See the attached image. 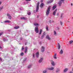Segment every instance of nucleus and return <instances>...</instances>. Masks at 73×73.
I'll use <instances>...</instances> for the list:
<instances>
[{"label":"nucleus","instance_id":"f257e3e1","mask_svg":"<svg viewBox=\"0 0 73 73\" xmlns=\"http://www.w3.org/2000/svg\"><path fill=\"white\" fill-rule=\"evenodd\" d=\"M50 6H49L46 10V16L49 15V13L50 12Z\"/></svg>","mask_w":73,"mask_h":73},{"label":"nucleus","instance_id":"f03ea898","mask_svg":"<svg viewBox=\"0 0 73 73\" xmlns=\"http://www.w3.org/2000/svg\"><path fill=\"white\" fill-rule=\"evenodd\" d=\"M65 0H60V1L58 2V4L60 6H61V5L63 2V1Z\"/></svg>","mask_w":73,"mask_h":73},{"label":"nucleus","instance_id":"7ed1b4c3","mask_svg":"<svg viewBox=\"0 0 73 73\" xmlns=\"http://www.w3.org/2000/svg\"><path fill=\"white\" fill-rule=\"evenodd\" d=\"M46 69L47 70H52L54 69V68L52 67L50 68H46Z\"/></svg>","mask_w":73,"mask_h":73},{"label":"nucleus","instance_id":"20e7f679","mask_svg":"<svg viewBox=\"0 0 73 73\" xmlns=\"http://www.w3.org/2000/svg\"><path fill=\"white\" fill-rule=\"evenodd\" d=\"M7 17H8L9 19H10V20H11V15H9V13H7Z\"/></svg>","mask_w":73,"mask_h":73},{"label":"nucleus","instance_id":"39448f33","mask_svg":"<svg viewBox=\"0 0 73 73\" xmlns=\"http://www.w3.org/2000/svg\"><path fill=\"white\" fill-rule=\"evenodd\" d=\"M35 31L36 33H37L38 32V27H36L35 29Z\"/></svg>","mask_w":73,"mask_h":73},{"label":"nucleus","instance_id":"423d86ee","mask_svg":"<svg viewBox=\"0 0 73 73\" xmlns=\"http://www.w3.org/2000/svg\"><path fill=\"white\" fill-rule=\"evenodd\" d=\"M57 11V9H56L55 11H54L53 13V15L54 16H55L56 15V12Z\"/></svg>","mask_w":73,"mask_h":73},{"label":"nucleus","instance_id":"0eeeda50","mask_svg":"<svg viewBox=\"0 0 73 73\" xmlns=\"http://www.w3.org/2000/svg\"><path fill=\"white\" fill-rule=\"evenodd\" d=\"M43 61V58H41L39 60L38 62L39 63H41Z\"/></svg>","mask_w":73,"mask_h":73},{"label":"nucleus","instance_id":"6e6552de","mask_svg":"<svg viewBox=\"0 0 73 73\" xmlns=\"http://www.w3.org/2000/svg\"><path fill=\"white\" fill-rule=\"evenodd\" d=\"M45 50V47H44L42 46V47L41 51L42 52H44Z\"/></svg>","mask_w":73,"mask_h":73},{"label":"nucleus","instance_id":"1a4fd4ad","mask_svg":"<svg viewBox=\"0 0 73 73\" xmlns=\"http://www.w3.org/2000/svg\"><path fill=\"white\" fill-rule=\"evenodd\" d=\"M53 1V0H50L49 1H48L47 2V4H50V3H52Z\"/></svg>","mask_w":73,"mask_h":73},{"label":"nucleus","instance_id":"9d476101","mask_svg":"<svg viewBox=\"0 0 73 73\" xmlns=\"http://www.w3.org/2000/svg\"><path fill=\"white\" fill-rule=\"evenodd\" d=\"M56 7H57V5H54L52 7V10L53 11V10H54V9H55L56 8Z\"/></svg>","mask_w":73,"mask_h":73},{"label":"nucleus","instance_id":"9b49d317","mask_svg":"<svg viewBox=\"0 0 73 73\" xmlns=\"http://www.w3.org/2000/svg\"><path fill=\"white\" fill-rule=\"evenodd\" d=\"M44 5V3H41L40 5V8H42Z\"/></svg>","mask_w":73,"mask_h":73},{"label":"nucleus","instance_id":"f8f14e48","mask_svg":"<svg viewBox=\"0 0 73 73\" xmlns=\"http://www.w3.org/2000/svg\"><path fill=\"white\" fill-rule=\"evenodd\" d=\"M51 63L52 66H54V65H55V64L54 63V62L52 60L51 61Z\"/></svg>","mask_w":73,"mask_h":73},{"label":"nucleus","instance_id":"ddd939ff","mask_svg":"<svg viewBox=\"0 0 73 73\" xmlns=\"http://www.w3.org/2000/svg\"><path fill=\"white\" fill-rule=\"evenodd\" d=\"M27 50H28V47L27 46L25 47V53H27Z\"/></svg>","mask_w":73,"mask_h":73},{"label":"nucleus","instance_id":"4468645a","mask_svg":"<svg viewBox=\"0 0 73 73\" xmlns=\"http://www.w3.org/2000/svg\"><path fill=\"white\" fill-rule=\"evenodd\" d=\"M4 23H10L11 22L8 20H7L4 21Z\"/></svg>","mask_w":73,"mask_h":73},{"label":"nucleus","instance_id":"2eb2a0df","mask_svg":"<svg viewBox=\"0 0 73 73\" xmlns=\"http://www.w3.org/2000/svg\"><path fill=\"white\" fill-rule=\"evenodd\" d=\"M32 64H31L29 65L28 66V69H30L31 68V67H32Z\"/></svg>","mask_w":73,"mask_h":73},{"label":"nucleus","instance_id":"dca6fc26","mask_svg":"<svg viewBox=\"0 0 73 73\" xmlns=\"http://www.w3.org/2000/svg\"><path fill=\"white\" fill-rule=\"evenodd\" d=\"M60 68H57L56 70V73H57L58 72H60Z\"/></svg>","mask_w":73,"mask_h":73},{"label":"nucleus","instance_id":"f3484780","mask_svg":"<svg viewBox=\"0 0 73 73\" xmlns=\"http://www.w3.org/2000/svg\"><path fill=\"white\" fill-rule=\"evenodd\" d=\"M19 28H20V27L19 26H16L15 27H14V28L15 29H19Z\"/></svg>","mask_w":73,"mask_h":73},{"label":"nucleus","instance_id":"a211bd4d","mask_svg":"<svg viewBox=\"0 0 73 73\" xmlns=\"http://www.w3.org/2000/svg\"><path fill=\"white\" fill-rule=\"evenodd\" d=\"M46 38L48 39V40H50V38L49 37V35H47L46 36Z\"/></svg>","mask_w":73,"mask_h":73},{"label":"nucleus","instance_id":"6ab92c4d","mask_svg":"<svg viewBox=\"0 0 73 73\" xmlns=\"http://www.w3.org/2000/svg\"><path fill=\"white\" fill-rule=\"evenodd\" d=\"M47 69H46V68L45 70H44L43 71V73H46L47 72Z\"/></svg>","mask_w":73,"mask_h":73},{"label":"nucleus","instance_id":"aec40b11","mask_svg":"<svg viewBox=\"0 0 73 73\" xmlns=\"http://www.w3.org/2000/svg\"><path fill=\"white\" fill-rule=\"evenodd\" d=\"M42 32V29H40L39 33V35H41V34Z\"/></svg>","mask_w":73,"mask_h":73},{"label":"nucleus","instance_id":"412c9836","mask_svg":"<svg viewBox=\"0 0 73 73\" xmlns=\"http://www.w3.org/2000/svg\"><path fill=\"white\" fill-rule=\"evenodd\" d=\"M68 68H66L65 69H64L63 70L64 72H66L68 71Z\"/></svg>","mask_w":73,"mask_h":73},{"label":"nucleus","instance_id":"4be33fe9","mask_svg":"<svg viewBox=\"0 0 73 73\" xmlns=\"http://www.w3.org/2000/svg\"><path fill=\"white\" fill-rule=\"evenodd\" d=\"M21 19L22 20H26V18L25 17H21Z\"/></svg>","mask_w":73,"mask_h":73},{"label":"nucleus","instance_id":"5701e85b","mask_svg":"<svg viewBox=\"0 0 73 73\" xmlns=\"http://www.w3.org/2000/svg\"><path fill=\"white\" fill-rule=\"evenodd\" d=\"M53 58H54V59H57V56H56V55H54Z\"/></svg>","mask_w":73,"mask_h":73},{"label":"nucleus","instance_id":"b1692460","mask_svg":"<svg viewBox=\"0 0 73 73\" xmlns=\"http://www.w3.org/2000/svg\"><path fill=\"white\" fill-rule=\"evenodd\" d=\"M60 48H61V46H60V45L59 43H58V49H60Z\"/></svg>","mask_w":73,"mask_h":73},{"label":"nucleus","instance_id":"393cba45","mask_svg":"<svg viewBox=\"0 0 73 73\" xmlns=\"http://www.w3.org/2000/svg\"><path fill=\"white\" fill-rule=\"evenodd\" d=\"M38 9H39V7H36V12H38Z\"/></svg>","mask_w":73,"mask_h":73},{"label":"nucleus","instance_id":"a878e982","mask_svg":"<svg viewBox=\"0 0 73 73\" xmlns=\"http://www.w3.org/2000/svg\"><path fill=\"white\" fill-rule=\"evenodd\" d=\"M59 53L60 54H62L63 53V50H61Z\"/></svg>","mask_w":73,"mask_h":73},{"label":"nucleus","instance_id":"bb28decb","mask_svg":"<svg viewBox=\"0 0 73 73\" xmlns=\"http://www.w3.org/2000/svg\"><path fill=\"white\" fill-rule=\"evenodd\" d=\"M73 42V41L72 40H70V41L69 42V44H71L72 43V42Z\"/></svg>","mask_w":73,"mask_h":73},{"label":"nucleus","instance_id":"cd10ccee","mask_svg":"<svg viewBox=\"0 0 73 73\" xmlns=\"http://www.w3.org/2000/svg\"><path fill=\"white\" fill-rule=\"evenodd\" d=\"M46 29L47 31H49V30L48 29V26H46Z\"/></svg>","mask_w":73,"mask_h":73},{"label":"nucleus","instance_id":"c85d7f7f","mask_svg":"<svg viewBox=\"0 0 73 73\" xmlns=\"http://www.w3.org/2000/svg\"><path fill=\"white\" fill-rule=\"evenodd\" d=\"M40 4V3L39 2H38L37 3V5L36 7H39V4Z\"/></svg>","mask_w":73,"mask_h":73},{"label":"nucleus","instance_id":"c756f323","mask_svg":"<svg viewBox=\"0 0 73 73\" xmlns=\"http://www.w3.org/2000/svg\"><path fill=\"white\" fill-rule=\"evenodd\" d=\"M34 25H35V26H37V25H39V24H38V23H35L34 24Z\"/></svg>","mask_w":73,"mask_h":73},{"label":"nucleus","instance_id":"7c9ffc66","mask_svg":"<svg viewBox=\"0 0 73 73\" xmlns=\"http://www.w3.org/2000/svg\"><path fill=\"white\" fill-rule=\"evenodd\" d=\"M36 55H39V52H37L36 53Z\"/></svg>","mask_w":73,"mask_h":73},{"label":"nucleus","instance_id":"2f4dec72","mask_svg":"<svg viewBox=\"0 0 73 73\" xmlns=\"http://www.w3.org/2000/svg\"><path fill=\"white\" fill-rule=\"evenodd\" d=\"M3 40L4 41H8V40H7L5 38H3Z\"/></svg>","mask_w":73,"mask_h":73},{"label":"nucleus","instance_id":"473e14b6","mask_svg":"<svg viewBox=\"0 0 73 73\" xmlns=\"http://www.w3.org/2000/svg\"><path fill=\"white\" fill-rule=\"evenodd\" d=\"M3 48V45H2V46L0 45V49H2Z\"/></svg>","mask_w":73,"mask_h":73},{"label":"nucleus","instance_id":"72a5a7b5","mask_svg":"<svg viewBox=\"0 0 73 73\" xmlns=\"http://www.w3.org/2000/svg\"><path fill=\"white\" fill-rule=\"evenodd\" d=\"M27 14L29 16L30 15H31V12H28L27 13Z\"/></svg>","mask_w":73,"mask_h":73},{"label":"nucleus","instance_id":"f704fd0d","mask_svg":"<svg viewBox=\"0 0 73 73\" xmlns=\"http://www.w3.org/2000/svg\"><path fill=\"white\" fill-rule=\"evenodd\" d=\"M26 60H27V58H25V59H24V60H23V62H25V61H26Z\"/></svg>","mask_w":73,"mask_h":73},{"label":"nucleus","instance_id":"c9c22d12","mask_svg":"<svg viewBox=\"0 0 73 73\" xmlns=\"http://www.w3.org/2000/svg\"><path fill=\"white\" fill-rule=\"evenodd\" d=\"M3 7H0V11L1 10V9H3Z\"/></svg>","mask_w":73,"mask_h":73},{"label":"nucleus","instance_id":"e433bc0d","mask_svg":"<svg viewBox=\"0 0 73 73\" xmlns=\"http://www.w3.org/2000/svg\"><path fill=\"white\" fill-rule=\"evenodd\" d=\"M21 49L22 50H24V46H23L22 47Z\"/></svg>","mask_w":73,"mask_h":73},{"label":"nucleus","instance_id":"4c0bfd02","mask_svg":"<svg viewBox=\"0 0 73 73\" xmlns=\"http://www.w3.org/2000/svg\"><path fill=\"white\" fill-rule=\"evenodd\" d=\"M44 35H43L41 37V38L42 39V38H44Z\"/></svg>","mask_w":73,"mask_h":73},{"label":"nucleus","instance_id":"58836bf2","mask_svg":"<svg viewBox=\"0 0 73 73\" xmlns=\"http://www.w3.org/2000/svg\"><path fill=\"white\" fill-rule=\"evenodd\" d=\"M3 34V32H2L0 33V36H1V35Z\"/></svg>","mask_w":73,"mask_h":73},{"label":"nucleus","instance_id":"ea45409f","mask_svg":"<svg viewBox=\"0 0 73 73\" xmlns=\"http://www.w3.org/2000/svg\"><path fill=\"white\" fill-rule=\"evenodd\" d=\"M20 55H24V53L22 52L21 53Z\"/></svg>","mask_w":73,"mask_h":73},{"label":"nucleus","instance_id":"a19ab883","mask_svg":"<svg viewBox=\"0 0 73 73\" xmlns=\"http://www.w3.org/2000/svg\"><path fill=\"white\" fill-rule=\"evenodd\" d=\"M8 32H10L11 31V29L8 30H7Z\"/></svg>","mask_w":73,"mask_h":73},{"label":"nucleus","instance_id":"79ce46f5","mask_svg":"<svg viewBox=\"0 0 73 73\" xmlns=\"http://www.w3.org/2000/svg\"><path fill=\"white\" fill-rule=\"evenodd\" d=\"M38 57H39V56L38 55H36V57L37 58H38Z\"/></svg>","mask_w":73,"mask_h":73},{"label":"nucleus","instance_id":"37998d69","mask_svg":"<svg viewBox=\"0 0 73 73\" xmlns=\"http://www.w3.org/2000/svg\"><path fill=\"white\" fill-rule=\"evenodd\" d=\"M2 58H0V61H2Z\"/></svg>","mask_w":73,"mask_h":73},{"label":"nucleus","instance_id":"c03bdc74","mask_svg":"<svg viewBox=\"0 0 73 73\" xmlns=\"http://www.w3.org/2000/svg\"><path fill=\"white\" fill-rule=\"evenodd\" d=\"M62 15H63V13H62L61 15V17H62Z\"/></svg>","mask_w":73,"mask_h":73},{"label":"nucleus","instance_id":"a18cd8bd","mask_svg":"<svg viewBox=\"0 0 73 73\" xmlns=\"http://www.w3.org/2000/svg\"><path fill=\"white\" fill-rule=\"evenodd\" d=\"M26 1H31V0H25Z\"/></svg>","mask_w":73,"mask_h":73},{"label":"nucleus","instance_id":"49530a36","mask_svg":"<svg viewBox=\"0 0 73 73\" xmlns=\"http://www.w3.org/2000/svg\"><path fill=\"white\" fill-rule=\"evenodd\" d=\"M54 35H56V31H54Z\"/></svg>","mask_w":73,"mask_h":73},{"label":"nucleus","instance_id":"de8ad7c7","mask_svg":"<svg viewBox=\"0 0 73 73\" xmlns=\"http://www.w3.org/2000/svg\"><path fill=\"white\" fill-rule=\"evenodd\" d=\"M60 24L61 25H62V22H61V21H60Z\"/></svg>","mask_w":73,"mask_h":73},{"label":"nucleus","instance_id":"09e8293b","mask_svg":"<svg viewBox=\"0 0 73 73\" xmlns=\"http://www.w3.org/2000/svg\"><path fill=\"white\" fill-rule=\"evenodd\" d=\"M40 2L41 3H42V2H43V1H42V0H41Z\"/></svg>","mask_w":73,"mask_h":73},{"label":"nucleus","instance_id":"8fccbe9b","mask_svg":"<svg viewBox=\"0 0 73 73\" xmlns=\"http://www.w3.org/2000/svg\"><path fill=\"white\" fill-rule=\"evenodd\" d=\"M20 39L21 40H23V38H20Z\"/></svg>","mask_w":73,"mask_h":73},{"label":"nucleus","instance_id":"3c124183","mask_svg":"<svg viewBox=\"0 0 73 73\" xmlns=\"http://www.w3.org/2000/svg\"><path fill=\"white\" fill-rule=\"evenodd\" d=\"M42 44V43H41V42H39V44H40V45H41V44Z\"/></svg>","mask_w":73,"mask_h":73},{"label":"nucleus","instance_id":"603ef678","mask_svg":"<svg viewBox=\"0 0 73 73\" xmlns=\"http://www.w3.org/2000/svg\"><path fill=\"white\" fill-rule=\"evenodd\" d=\"M10 60H13V58H10Z\"/></svg>","mask_w":73,"mask_h":73},{"label":"nucleus","instance_id":"864d4df0","mask_svg":"<svg viewBox=\"0 0 73 73\" xmlns=\"http://www.w3.org/2000/svg\"><path fill=\"white\" fill-rule=\"evenodd\" d=\"M72 62L71 63L72 64V65H73V61H72Z\"/></svg>","mask_w":73,"mask_h":73},{"label":"nucleus","instance_id":"5fc2aeb1","mask_svg":"<svg viewBox=\"0 0 73 73\" xmlns=\"http://www.w3.org/2000/svg\"><path fill=\"white\" fill-rule=\"evenodd\" d=\"M33 58H35V55H33Z\"/></svg>","mask_w":73,"mask_h":73},{"label":"nucleus","instance_id":"6e6d98bb","mask_svg":"<svg viewBox=\"0 0 73 73\" xmlns=\"http://www.w3.org/2000/svg\"><path fill=\"white\" fill-rule=\"evenodd\" d=\"M70 73H73V72H72V71H70Z\"/></svg>","mask_w":73,"mask_h":73},{"label":"nucleus","instance_id":"4d7b16f0","mask_svg":"<svg viewBox=\"0 0 73 73\" xmlns=\"http://www.w3.org/2000/svg\"><path fill=\"white\" fill-rule=\"evenodd\" d=\"M1 4V1H0V5Z\"/></svg>","mask_w":73,"mask_h":73},{"label":"nucleus","instance_id":"13d9d810","mask_svg":"<svg viewBox=\"0 0 73 73\" xmlns=\"http://www.w3.org/2000/svg\"><path fill=\"white\" fill-rule=\"evenodd\" d=\"M71 5L72 6L73 5V4L72 3L71 4Z\"/></svg>","mask_w":73,"mask_h":73},{"label":"nucleus","instance_id":"bf43d9fd","mask_svg":"<svg viewBox=\"0 0 73 73\" xmlns=\"http://www.w3.org/2000/svg\"><path fill=\"white\" fill-rule=\"evenodd\" d=\"M72 71H73V68L72 69Z\"/></svg>","mask_w":73,"mask_h":73},{"label":"nucleus","instance_id":"052dcab7","mask_svg":"<svg viewBox=\"0 0 73 73\" xmlns=\"http://www.w3.org/2000/svg\"><path fill=\"white\" fill-rule=\"evenodd\" d=\"M2 54V53H1L0 52V54Z\"/></svg>","mask_w":73,"mask_h":73},{"label":"nucleus","instance_id":"680f3d73","mask_svg":"<svg viewBox=\"0 0 73 73\" xmlns=\"http://www.w3.org/2000/svg\"><path fill=\"white\" fill-rule=\"evenodd\" d=\"M49 22H50H50H51V20H50Z\"/></svg>","mask_w":73,"mask_h":73},{"label":"nucleus","instance_id":"e2e57ef3","mask_svg":"<svg viewBox=\"0 0 73 73\" xmlns=\"http://www.w3.org/2000/svg\"><path fill=\"white\" fill-rule=\"evenodd\" d=\"M56 54H57L56 53V54H55V55H56Z\"/></svg>","mask_w":73,"mask_h":73},{"label":"nucleus","instance_id":"0e129e2a","mask_svg":"<svg viewBox=\"0 0 73 73\" xmlns=\"http://www.w3.org/2000/svg\"><path fill=\"white\" fill-rule=\"evenodd\" d=\"M4 58H5V57H4Z\"/></svg>","mask_w":73,"mask_h":73},{"label":"nucleus","instance_id":"69168bd1","mask_svg":"<svg viewBox=\"0 0 73 73\" xmlns=\"http://www.w3.org/2000/svg\"><path fill=\"white\" fill-rule=\"evenodd\" d=\"M33 55H35V54H33Z\"/></svg>","mask_w":73,"mask_h":73},{"label":"nucleus","instance_id":"338daca9","mask_svg":"<svg viewBox=\"0 0 73 73\" xmlns=\"http://www.w3.org/2000/svg\"><path fill=\"white\" fill-rule=\"evenodd\" d=\"M72 19H73V17H72Z\"/></svg>","mask_w":73,"mask_h":73},{"label":"nucleus","instance_id":"774afa93","mask_svg":"<svg viewBox=\"0 0 73 73\" xmlns=\"http://www.w3.org/2000/svg\"><path fill=\"white\" fill-rule=\"evenodd\" d=\"M25 45H27V44H25Z\"/></svg>","mask_w":73,"mask_h":73}]
</instances>
